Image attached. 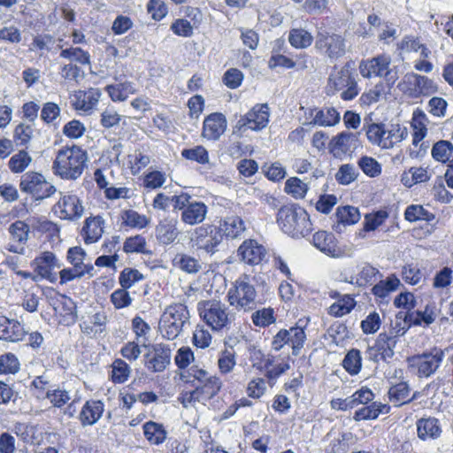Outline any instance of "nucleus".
<instances>
[{
    "label": "nucleus",
    "instance_id": "20",
    "mask_svg": "<svg viewBox=\"0 0 453 453\" xmlns=\"http://www.w3.org/2000/svg\"><path fill=\"white\" fill-rule=\"evenodd\" d=\"M37 276L46 279L51 282L55 281L57 277L54 273L55 269L60 268L59 260L53 252L43 251L38 255L32 263Z\"/></svg>",
    "mask_w": 453,
    "mask_h": 453
},
{
    "label": "nucleus",
    "instance_id": "9",
    "mask_svg": "<svg viewBox=\"0 0 453 453\" xmlns=\"http://www.w3.org/2000/svg\"><path fill=\"white\" fill-rule=\"evenodd\" d=\"M229 304L250 311L257 305V291L247 276L238 279L227 292Z\"/></svg>",
    "mask_w": 453,
    "mask_h": 453
},
{
    "label": "nucleus",
    "instance_id": "35",
    "mask_svg": "<svg viewBox=\"0 0 453 453\" xmlns=\"http://www.w3.org/2000/svg\"><path fill=\"white\" fill-rule=\"evenodd\" d=\"M432 177V173H429L427 167L423 166H412L407 171H404L401 174V183L405 188H411L418 183L428 181Z\"/></svg>",
    "mask_w": 453,
    "mask_h": 453
},
{
    "label": "nucleus",
    "instance_id": "62",
    "mask_svg": "<svg viewBox=\"0 0 453 453\" xmlns=\"http://www.w3.org/2000/svg\"><path fill=\"white\" fill-rule=\"evenodd\" d=\"M285 191L296 199L303 198L308 191V186L299 178L291 177L285 183Z\"/></svg>",
    "mask_w": 453,
    "mask_h": 453
},
{
    "label": "nucleus",
    "instance_id": "39",
    "mask_svg": "<svg viewBox=\"0 0 453 453\" xmlns=\"http://www.w3.org/2000/svg\"><path fill=\"white\" fill-rule=\"evenodd\" d=\"M143 434L146 440L152 445L162 444L166 437L167 432L162 424L148 421L142 425Z\"/></svg>",
    "mask_w": 453,
    "mask_h": 453
},
{
    "label": "nucleus",
    "instance_id": "38",
    "mask_svg": "<svg viewBox=\"0 0 453 453\" xmlns=\"http://www.w3.org/2000/svg\"><path fill=\"white\" fill-rule=\"evenodd\" d=\"M87 254L81 247L75 246L68 250L67 260L79 270L84 271L90 276L94 275V266L90 262H86Z\"/></svg>",
    "mask_w": 453,
    "mask_h": 453
},
{
    "label": "nucleus",
    "instance_id": "64",
    "mask_svg": "<svg viewBox=\"0 0 453 453\" xmlns=\"http://www.w3.org/2000/svg\"><path fill=\"white\" fill-rule=\"evenodd\" d=\"M150 163V157L140 150H135L128 156V164L133 174H138Z\"/></svg>",
    "mask_w": 453,
    "mask_h": 453
},
{
    "label": "nucleus",
    "instance_id": "1",
    "mask_svg": "<svg viewBox=\"0 0 453 453\" xmlns=\"http://www.w3.org/2000/svg\"><path fill=\"white\" fill-rule=\"evenodd\" d=\"M87 160V151L81 147L75 145L64 147L56 155L52 171L55 175L63 180H75L81 176Z\"/></svg>",
    "mask_w": 453,
    "mask_h": 453
},
{
    "label": "nucleus",
    "instance_id": "6",
    "mask_svg": "<svg viewBox=\"0 0 453 453\" xmlns=\"http://www.w3.org/2000/svg\"><path fill=\"white\" fill-rule=\"evenodd\" d=\"M366 136L372 144L383 150H389L407 138L408 130L399 124L387 127L382 123H372L366 127Z\"/></svg>",
    "mask_w": 453,
    "mask_h": 453
},
{
    "label": "nucleus",
    "instance_id": "17",
    "mask_svg": "<svg viewBox=\"0 0 453 453\" xmlns=\"http://www.w3.org/2000/svg\"><path fill=\"white\" fill-rule=\"evenodd\" d=\"M426 117L424 114L414 115L411 121L412 127V146L409 149L411 158L422 157L427 150L428 145L422 142L427 134Z\"/></svg>",
    "mask_w": 453,
    "mask_h": 453
},
{
    "label": "nucleus",
    "instance_id": "11",
    "mask_svg": "<svg viewBox=\"0 0 453 453\" xmlns=\"http://www.w3.org/2000/svg\"><path fill=\"white\" fill-rule=\"evenodd\" d=\"M20 190L32 195L36 200L51 196L57 191L55 186L48 182L45 177L37 172H27L21 176Z\"/></svg>",
    "mask_w": 453,
    "mask_h": 453
},
{
    "label": "nucleus",
    "instance_id": "50",
    "mask_svg": "<svg viewBox=\"0 0 453 453\" xmlns=\"http://www.w3.org/2000/svg\"><path fill=\"white\" fill-rule=\"evenodd\" d=\"M236 365V356L233 348H226L219 353L218 368L221 374H228Z\"/></svg>",
    "mask_w": 453,
    "mask_h": 453
},
{
    "label": "nucleus",
    "instance_id": "41",
    "mask_svg": "<svg viewBox=\"0 0 453 453\" xmlns=\"http://www.w3.org/2000/svg\"><path fill=\"white\" fill-rule=\"evenodd\" d=\"M388 218V211L380 210L372 213L365 215L363 222V229L360 232V236L365 237V233L375 231L378 229Z\"/></svg>",
    "mask_w": 453,
    "mask_h": 453
},
{
    "label": "nucleus",
    "instance_id": "58",
    "mask_svg": "<svg viewBox=\"0 0 453 453\" xmlns=\"http://www.w3.org/2000/svg\"><path fill=\"white\" fill-rule=\"evenodd\" d=\"M181 156L187 160L195 161L201 165L209 163L210 158L207 150L202 145L182 150Z\"/></svg>",
    "mask_w": 453,
    "mask_h": 453
},
{
    "label": "nucleus",
    "instance_id": "28",
    "mask_svg": "<svg viewBox=\"0 0 453 453\" xmlns=\"http://www.w3.org/2000/svg\"><path fill=\"white\" fill-rule=\"evenodd\" d=\"M156 239L163 245L173 243L179 236L178 220L174 218H165L160 220L155 229Z\"/></svg>",
    "mask_w": 453,
    "mask_h": 453
},
{
    "label": "nucleus",
    "instance_id": "47",
    "mask_svg": "<svg viewBox=\"0 0 453 453\" xmlns=\"http://www.w3.org/2000/svg\"><path fill=\"white\" fill-rule=\"evenodd\" d=\"M173 264L188 273H196L202 268L199 260L187 254H177L173 260Z\"/></svg>",
    "mask_w": 453,
    "mask_h": 453
},
{
    "label": "nucleus",
    "instance_id": "48",
    "mask_svg": "<svg viewBox=\"0 0 453 453\" xmlns=\"http://www.w3.org/2000/svg\"><path fill=\"white\" fill-rule=\"evenodd\" d=\"M32 163V157L24 150L12 155L8 162L9 168L13 173H23Z\"/></svg>",
    "mask_w": 453,
    "mask_h": 453
},
{
    "label": "nucleus",
    "instance_id": "63",
    "mask_svg": "<svg viewBox=\"0 0 453 453\" xmlns=\"http://www.w3.org/2000/svg\"><path fill=\"white\" fill-rule=\"evenodd\" d=\"M143 275L137 269L125 268L119 276V282L123 288H130L135 283L143 280Z\"/></svg>",
    "mask_w": 453,
    "mask_h": 453
},
{
    "label": "nucleus",
    "instance_id": "24",
    "mask_svg": "<svg viewBox=\"0 0 453 453\" xmlns=\"http://www.w3.org/2000/svg\"><path fill=\"white\" fill-rule=\"evenodd\" d=\"M378 276L380 278L382 276L380 271L370 264L365 263L357 266L356 275L342 277V280L357 287H365L372 285Z\"/></svg>",
    "mask_w": 453,
    "mask_h": 453
},
{
    "label": "nucleus",
    "instance_id": "46",
    "mask_svg": "<svg viewBox=\"0 0 453 453\" xmlns=\"http://www.w3.org/2000/svg\"><path fill=\"white\" fill-rule=\"evenodd\" d=\"M337 226L336 229L342 226L354 225L360 219V213L357 208L353 206L339 207L336 211Z\"/></svg>",
    "mask_w": 453,
    "mask_h": 453
},
{
    "label": "nucleus",
    "instance_id": "61",
    "mask_svg": "<svg viewBox=\"0 0 453 453\" xmlns=\"http://www.w3.org/2000/svg\"><path fill=\"white\" fill-rule=\"evenodd\" d=\"M60 57L72 62H77L81 65H88L90 63V56L88 52L78 47H70L62 50Z\"/></svg>",
    "mask_w": 453,
    "mask_h": 453
},
{
    "label": "nucleus",
    "instance_id": "25",
    "mask_svg": "<svg viewBox=\"0 0 453 453\" xmlns=\"http://www.w3.org/2000/svg\"><path fill=\"white\" fill-rule=\"evenodd\" d=\"M417 434L421 441H434L441 437L442 426L434 417L421 418L417 420Z\"/></svg>",
    "mask_w": 453,
    "mask_h": 453
},
{
    "label": "nucleus",
    "instance_id": "33",
    "mask_svg": "<svg viewBox=\"0 0 453 453\" xmlns=\"http://www.w3.org/2000/svg\"><path fill=\"white\" fill-rule=\"evenodd\" d=\"M313 245L327 256L337 257L341 250L337 246V241L332 233L319 231L313 235Z\"/></svg>",
    "mask_w": 453,
    "mask_h": 453
},
{
    "label": "nucleus",
    "instance_id": "49",
    "mask_svg": "<svg viewBox=\"0 0 453 453\" xmlns=\"http://www.w3.org/2000/svg\"><path fill=\"white\" fill-rule=\"evenodd\" d=\"M398 49L406 51V52H420V56L423 58H427L431 51L430 50L422 44L418 38L413 36H405L403 40L398 43Z\"/></svg>",
    "mask_w": 453,
    "mask_h": 453
},
{
    "label": "nucleus",
    "instance_id": "57",
    "mask_svg": "<svg viewBox=\"0 0 453 453\" xmlns=\"http://www.w3.org/2000/svg\"><path fill=\"white\" fill-rule=\"evenodd\" d=\"M131 373L130 366L122 359H116L111 365V380L114 383H124Z\"/></svg>",
    "mask_w": 453,
    "mask_h": 453
},
{
    "label": "nucleus",
    "instance_id": "51",
    "mask_svg": "<svg viewBox=\"0 0 453 453\" xmlns=\"http://www.w3.org/2000/svg\"><path fill=\"white\" fill-rule=\"evenodd\" d=\"M404 218L409 222H415L418 220L430 222L434 219L435 216L420 204H411L406 208L404 211Z\"/></svg>",
    "mask_w": 453,
    "mask_h": 453
},
{
    "label": "nucleus",
    "instance_id": "36",
    "mask_svg": "<svg viewBox=\"0 0 453 453\" xmlns=\"http://www.w3.org/2000/svg\"><path fill=\"white\" fill-rule=\"evenodd\" d=\"M313 119L311 123L319 127H334L340 122L341 116L334 107H324L311 111Z\"/></svg>",
    "mask_w": 453,
    "mask_h": 453
},
{
    "label": "nucleus",
    "instance_id": "22",
    "mask_svg": "<svg viewBox=\"0 0 453 453\" xmlns=\"http://www.w3.org/2000/svg\"><path fill=\"white\" fill-rule=\"evenodd\" d=\"M227 121L224 114L213 112L203 120L202 136L209 141H217L226 132Z\"/></svg>",
    "mask_w": 453,
    "mask_h": 453
},
{
    "label": "nucleus",
    "instance_id": "13",
    "mask_svg": "<svg viewBox=\"0 0 453 453\" xmlns=\"http://www.w3.org/2000/svg\"><path fill=\"white\" fill-rule=\"evenodd\" d=\"M53 211L61 219L76 220L82 217L84 206L77 195L61 193L58 201L53 206Z\"/></svg>",
    "mask_w": 453,
    "mask_h": 453
},
{
    "label": "nucleus",
    "instance_id": "60",
    "mask_svg": "<svg viewBox=\"0 0 453 453\" xmlns=\"http://www.w3.org/2000/svg\"><path fill=\"white\" fill-rule=\"evenodd\" d=\"M19 368V361L14 354L8 352L0 356V374H15Z\"/></svg>",
    "mask_w": 453,
    "mask_h": 453
},
{
    "label": "nucleus",
    "instance_id": "23",
    "mask_svg": "<svg viewBox=\"0 0 453 453\" xmlns=\"http://www.w3.org/2000/svg\"><path fill=\"white\" fill-rule=\"evenodd\" d=\"M101 96L102 93L98 88L78 90L73 96L72 104L75 110L89 114L96 109Z\"/></svg>",
    "mask_w": 453,
    "mask_h": 453
},
{
    "label": "nucleus",
    "instance_id": "21",
    "mask_svg": "<svg viewBox=\"0 0 453 453\" xmlns=\"http://www.w3.org/2000/svg\"><path fill=\"white\" fill-rule=\"evenodd\" d=\"M30 232L29 226L21 220H17L9 227L11 240L7 245V250L17 254L25 252L26 244Z\"/></svg>",
    "mask_w": 453,
    "mask_h": 453
},
{
    "label": "nucleus",
    "instance_id": "7",
    "mask_svg": "<svg viewBox=\"0 0 453 453\" xmlns=\"http://www.w3.org/2000/svg\"><path fill=\"white\" fill-rule=\"evenodd\" d=\"M359 72L364 78H384L389 88L398 80L397 69L395 66L391 67V57L387 54H380L361 61Z\"/></svg>",
    "mask_w": 453,
    "mask_h": 453
},
{
    "label": "nucleus",
    "instance_id": "2",
    "mask_svg": "<svg viewBox=\"0 0 453 453\" xmlns=\"http://www.w3.org/2000/svg\"><path fill=\"white\" fill-rule=\"evenodd\" d=\"M280 228L294 238L304 237L311 231V223L307 211L296 204L281 207L277 214Z\"/></svg>",
    "mask_w": 453,
    "mask_h": 453
},
{
    "label": "nucleus",
    "instance_id": "56",
    "mask_svg": "<svg viewBox=\"0 0 453 453\" xmlns=\"http://www.w3.org/2000/svg\"><path fill=\"white\" fill-rule=\"evenodd\" d=\"M147 242L145 237L141 234H136L126 239L123 244V250L126 253H142L148 254L149 250H146Z\"/></svg>",
    "mask_w": 453,
    "mask_h": 453
},
{
    "label": "nucleus",
    "instance_id": "40",
    "mask_svg": "<svg viewBox=\"0 0 453 453\" xmlns=\"http://www.w3.org/2000/svg\"><path fill=\"white\" fill-rule=\"evenodd\" d=\"M390 407L388 404L373 402L370 405L364 406L355 412L356 420L375 419L380 414L388 413Z\"/></svg>",
    "mask_w": 453,
    "mask_h": 453
},
{
    "label": "nucleus",
    "instance_id": "54",
    "mask_svg": "<svg viewBox=\"0 0 453 453\" xmlns=\"http://www.w3.org/2000/svg\"><path fill=\"white\" fill-rule=\"evenodd\" d=\"M122 219L126 226L136 229L146 227L150 221L147 216L140 214L134 210L126 211L122 215Z\"/></svg>",
    "mask_w": 453,
    "mask_h": 453
},
{
    "label": "nucleus",
    "instance_id": "37",
    "mask_svg": "<svg viewBox=\"0 0 453 453\" xmlns=\"http://www.w3.org/2000/svg\"><path fill=\"white\" fill-rule=\"evenodd\" d=\"M105 90L113 102H123L127 100L130 95H134L137 92L135 84L128 81L107 85Z\"/></svg>",
    "mask_w": 453,
    "mask_h": 453
},
{
    "label": "nucleus",
    "instance_id": "29",
    "mask_svg": "<svg viewBox=\"0 0 453 453\" xmlns=\"http://www.w3.org/2000/svg\"><path fill=\"white\" fill-rule=\"evenodd\" d=\"M242 260L248 265H258L265 256V249L255 240H247L238 249Z\"/></svg>",
    "mask_w": 453,
    "mask_h": 453
},
{
    "label": "nucleus",
    "instance_id": "12",
    "mask_svg": "<svg viewBox=\"0 0 453 453\" xmlns=\"http://www.w3.org/2000/svg\"><path fill=\"white\" fill-rule=\"evenodd\" d=\"M306 340V334L302 326H292L289 329L280 330L273 337L272 348L278 351L286 344L292 348V353L295 356L299 355Z\"/></svg>",
    "mask_w": 453,
    "mask_h": 453
},
{
    "label": "nucleus",
    "instance_id": "34",
    "mask_svg": "<svg viewBox=\"0 0 453 453\" xmlns=\"http://www.w3.org/2000/svg\"><path fill=\"white\" fill-rule=\"evenodd\" d=\"M395 336L392 334L388 335L386 332L380 333L373 347L370 348V353L373 351L379 352L382 360H387L393 357L395 354V349L397 344Z\"/></svg>",
    "mask_w": 453,
    "mask_h": 453
},
{
    "label": "nucleus",
    "instance_id": "30",
    "mask_svg": "<svg viewBox=\"0 0 453 453\" xmlns=\"http://www.w3.org/2000/svg\"><path fill=\"white\" fill-rule=\"evenodd\" d=\"M207 213L208 206L203 202L191 200L181 212L180 220L186 225L196 226L205 220Z\"/></svg>",
    "mask_w": 453,
    "mask_h": 453
},
{
    "label": "nucleus",
    "instance_id": "27",
    "mask_svg": "<svg viewBox=\"0 0 453 453\" xmlns=\"http://www.w3.org/2000/svg\"><path fill=\"white\" fill-rule=\"evenodd\" d=\"M246 230L243 219L237 215H230L222 219L219 226V235L226 239H240Z\"/></svg>",
    "mask_w": 453,
    "mask_h": 453
},
{
    "label": "nucleus",
    "instance_id": "43",
    "mask_svg": "<svg viewBox=\"0 0 453 453\" xmlns=\"http://www.w3.org/2000/svg\"><path fill=\"white\" fill-rule=\"evenodd\" d=\"M222 382L217 376H211L206 381L197 385L196 388L199 391L200 400H203V403L216 395L220 390Z\"/></svg>",
    "mask_w": 453,
    "mask_h": 453
},
{
    "label": "nucleus",
    "instance_id": "19",
    "mask_svg": "<svg viewBox=\"0 0 453 453\" xmlns=\"http://www.w3.org/2000/svg\"><path fill=\"white\" fill-rule=\"evenodd\" d=\"M316 47L331 58H337L345 53L344 39L337 34L319 33Z\"/></svg>",
    "mask_w": 453,
    "mask_h": 453
},
{
    "label": "nucleus",
    "instance_id": "45",
    "mask_svg": "<svg viewBox=\"0 0 453 453\" xmlns=\"http://www.w3.org/2000/svg\"><path fill=\"white\" fill-rule=\"evenodd\" d=\"M388 398L395 406H400L410 402V388L407 382L402 381L390 387Z\"/></svg>",
    "mask_w": 453,
    "mask_h": 453
},
{
    "label": "nucleus",
    "instance_id": "4",
    "mask_svg": "<svg viewBox=\"0 0 453 453\" xmlns=\"http://www.w3.org/2000/svg\"><path fill=\"white\" fill-rule=\"evenodd\" d=\"M356 73L350 64L335 67L329 75L327 82V94L334 95L341 92V98L344 101L353 100L359 93L356 80Z\"/></svg>",
    "mask_w": 453,
    "mask_h": 453
},
{
    "label": "nucleus",
    "instance_id": "18",
    "mask_svg": "<svg viewBox=\"0 0 453 453\" xmlns=\"http://www.w3.org/2000/svg\"><path fill=\"white\" fill-rule=\"evenodd\" d=\"M171 361V349L162 343L154 344L144 355V365L152 372H161L165 370Z\"/></svg>",
    "mask_w": 453,
    "mask_h": 453
},
{
    "label": "nucleus",
    "instance_id": "15",
    "mask_svg": "<svg viewBox=\"0 0 453 453\" xmlns=\"http://www.w3.org/2000/svg\"><path fill=\"white\" fill-rule=\"evenodd\" d=\"M269 117L270 111L266 104H256L238 120L237 127L243 132L248 129L257 132L267 127Z\"/></svg>",
    "mask_w": 453,
    "mask_h": 453
},
{
    "label": "nucleus",
    "instance_id": "14",
    "mask_svg": "<svg viewBox=\"0 0 453 453\" xmlns=\"http://www.w3.org/2000/svg\"><path fill=\"white\" fill-rule=\"evenodd\" d=\"M359 146V134L342 131L329 141L328 150L335 158L342 159L350 156Z\"/></svg>",
    "mask_w": 453,
    "mask_h": 453
},
{
    "label": "nucleus",
    "instance_id": "32",
    "mask_svg": "<svg viewBox=\"0 0 453 453\" xmlns=\"http://www.w3.org/2000/svg\"><path fill=\"white\" fill-rule=\"evenodd\" d=\"M104 411V403L101 400H88L85 403L79 415L83 426H93L101 418Z\"/></svg>",
    "mask_w": 453,
    "mask_h": 453
},
{
    "label": "nucleus",
    "instance_id": "26",
    "mask_svg": "<svg viewBox=\"0 0 453 453\" xmlns=\"http://www.w3.org/2000/svg\"><path fill=\"white\" fill-rule=\"evenodd\" d=\"M26 335L24 326L14 319L0 315V339L7 342H19Z\"/></svg>",
    "mask_w": 453,
    "mask_h": 453
},
{
    "label": "nucleus",
    "instance_id": "53",
    "mask_svg": "<svg viewBox=\"0 0 453 453\" xmlns=\"http://www.w3.org/2000/svg\"><path fill=\"white\" fill-rule=\"evenodd\" d=\"M342 366L350 375L359 373L362 368L361 352L357 349L348 351L342 360Z\"/></svg>",
    "mask_w": 453,
    "mask_h": 453
},
{
    "label": "nucleus",
    "instance_id": "31",
    "mask_svg": "<svg viewBox=\"0 0 453 453\" xmlns=\"http://www.w3.org/2000/svg\"><path fill=\"white\" fill-rule=\"evenodd\" d=\"M104 219L99 215L87 218L81 230L85 243L96 242L104 234Z\"/></svg>",
    "mask_w": 453,
    "mask_h": 453
},
{
    "label": "nucleus",
    "instance_id": "55",
    "mask_svg": "<svg viewBox=\"0 0 453 453\" xmlns=\"http://www.w3.org/2000/svg\"><path fill=\"white\" fill-rule=\"evenodd\" d=\"M166 181V174L162 171L153 170L146 173L142 178V186L148 190L161 188Z\"/></svg>",
    "mask_w": 453,
    "mask_h": 453
},
{
    "label": "nucleus",
    "instance_id": "5",
    "mask_svg": "<svg viewBox=\"0 0 453 453\" xmlns=\"http://www.w3.org/2000/svg\"><path fill=\"white\" fill-rule=\"evenodd\" d=\"M189 311L188 307L180 303L167 306L162 313L158 329L161 335L167 340L176 339L189 323Z\"/></svg>",
    "mask_w": 453,
    "mask_h": 453
},
{
    "label": "nucleus",
    "instance_id": "8",
    "mask_svg": "<svg viewBox=\"0 0 453 453\" xmlns=\"http://www.w3.org/2000/svg\"><path fill=\"white\" fill-rule=\"evenodd\" d=\"M445 358V350L434 347L421 354L408 357L407 362L418 378H430L441 367Z\"/></svg>",
    "mask_w": 453,
    "mask_h": 453
},
{
    "label": "nucleus",
    "instance_id": "16",
    "mask_svg": "<svg viewBox=\"0 0 453 453\" xmlns=\"http://www.w3.org/2000/svg\"><path fill=\"white\" fill-rule=\"evenodd\" d=\"M193 247L201 250L209 254H214L217 247L221 242V235H219L213 226L203 225L196 227L191 237Z\"/></svg>",
    "mask_w": 453,
    "mask_h": 453
},
{
    "label": "nucleus",
    "instance_id": "44",
    "mask_svg": "<svg viewBox=\"0 0 453 453\" xmlns=\"http://www.w3.org/2000/svg\"><path fill=\"white\" fill-rule=\"evenodd\" d=\"M356 302L350 295L341 296L328 309V313L334 317H342L349 314L355 307Z\"/></svg>",
    "mask_w": 453,
    "mask_h": 453
},
{
    "label": "nucleus",
    "instance_id": "59",
    "mask_svg": "<svg viewBox=\"0 0 453 453\" xmlns=\"http://www.w3.org/2000/svg\"><path fill=\"white\" fill-rule=\"evenodd\" d=\"M453 153V144L445 140L437 142L432 149L433 157L439 162L445 163L449 160Z\"/></svg>",
    "mask_w": 453,
    "mask_h": 453
},
{
    "label": "nucleus",
    "instance_id": "52",
    "mask_svg": "<svg viewBox=\"0 0 453 453\" xmlns=\"http://www.w3.org/2000/svg\"><path fill=\"white\" fill-rule=\"evenodd\" d=\"M288 41L293 47L304 49L312 43L313 37L311 33L303 28H293L289 32Z\"/></svg>",
    "mask_w": 453,
    "mask_h": 453
},
{
    "label": "nucleus",
    "instance_id": "10",
    "mask_svg": "<svg viewBox=\"0 0 453 453\" xmlns=\"http://www.w3.org/2000/svg\"><path fill=\"white\" fill-rule=\"evenodd\" d=\"M397 87L400 91L413 98H418L420 96H430L438 89L433 80L415 73H406Z\"/></svg>",
    "mask_w": 453,
    "mask_h": 453
},
{
    "label": "nucleus",
    "instance_id": "3",
    "mask_svg": "<svg viewBox=\"0 0 453 453\" xmlns=\"http://www.w3.org/2000/svg\"><path fill=\"white\" fill-rule=\"evenodd\" d=\"M197 311L203 321L214 332L228 330L234 321V314L229 308L215 299L199 302Z\"/></svg>",
    "mask_w": 453,
    "mask_h": 453
},
{
    "label": "nucleus",
    "instance_id": "42",
    "mask_svg": "<svg viewBox=\"0 0 453 453\" xmlns=\"http://www.w3.org/2000/svg\"><path fill=\"white\" fill-rule=\"evenodd\" d=\"M400 286V280L395 275L391 274L386 280H380L372 288V293L379 298H386L390 293L395 291Z\"/></svg>",
    "mask_w": 453,
    "mask_h": 453
}]
</instances>
